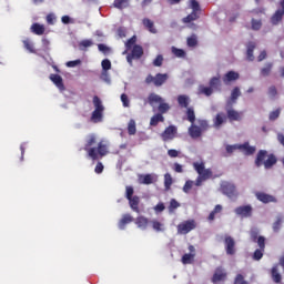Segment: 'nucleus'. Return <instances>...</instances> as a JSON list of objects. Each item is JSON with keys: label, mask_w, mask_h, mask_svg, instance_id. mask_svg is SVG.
<instances>
[{"label": "nucleus", "mask_w": 284, "mask_h": 284, "mask_svg": "<svg viewBox=\"0 0 284 284\" xmlns=\"http://www.w3.org/2000/svg\"><path fill=\"white\" fill-rule=\"evenodd\" d=\"M94 145H97V134L91 133L87 135L83 148L89 159L92 161H99L100 159H103V156H108V144H105L103 141H100L97 146Z\"/></svg>", "instance_id": "f257e3e1"}, {"label": "nucleus", "mask_w": 284, "mask_h": 284, "mask_svg": "<svg viewBox=\"0 0 284 284\" xmlns=\"http://www.w3.org/2000/svg\"><path fill=\"white\" fill-rule=\"evenodd\" d=\"M276 155L274 153H271L267 155V151L260 150L257 152L256 159H255V165L256 168H261V165H264L265 170H271V168H274L277 163Z\"/></svg>", "instance_id": "f03ea898"}, {"label": "nucleus", "mask_w": 284, "mask_h": 284, "mask_svg": "<svg viewBox=\"0 0 284 284\" xmlns=\"http://www.w3.org/2000/svg\"><path fill=\"white\" fill-rule=\"evenodd\" d=\"M193 168L195 172H197L199 174V176L195 180L196 187H201L204 181H210V179H212V169H205V162H193Z\"/></svg>", "instance_id": "7ed1b4c3"}, {"label": "nucleus", "mask_w": 284, "mask_h": 284, "mask_svg": "<svg viewBox=\"0 0 284 284\" xmlns=\"http://www.w3.org/2000/svg\"><path fill=\"white\" fill-rule=\"evenodd\" d=\"M94 110L91 113V123H101L103 121V112H105V106L99 95L93 97Z\"/></svg>", "instance_id": "20e7f679"}, {"label": "nucleus", "mask_w": 284, "mask_h": 284, "mask_svg": "<svg viewBox=\"0 0 284 284\" xmlns=\"http://www.w3.org/2000/svg\"><path fill=\"white\" fill-rule=\"evenodd\" d=\"M210 130V124L206 120H197L196 124H191L189 128V134L191 139H201L203 136V132H207Z\"/></svg>", "instance_id": "39448f33"}, {"label": "nucleus", "mask_w": 284, "mask_h": 284, "mask_svg": "<svg viewBox=\"0 0 284 284\" xmlns=\"http://www.w3.org/2000/svg\"><path fill=\"white\" fill-rule=\"evenodd\" d=\"M148 101L151 105H154V103H159L158 114H161L163 116V114H168V112H170V104L165 102V100H163L161 95L156 93H150L148 97Z\"/></svg>", "instance_id": "423d86ee"}, {"label": "nucleus", "mask_w": 284, "mask_h": 284, "mask_svg": "<svg viewBox=\"0 0 284 284\" xmlns=\"http://www.w3.org/2000/svg\"><path fill=\"white\" fill-rule=\"evenodd\" d=\"M168 79H170V75H168V73H158L155 77L152 74H149L145 78V83L146 85H150L153 83V85H155V88H161V85H163Z\"/></svg>", "instance_id": "0eeeda50"}, {"label": "nucleus", "mask_w": 284, "mask_h": 284, "mask_svg": "<svg viewBox=\"0 0 284 284\" xmlns=\"http://www.w3.org/2000/svg\"><path fill=\"white\" fill-rule=\"evenodd\" d=\"M141 57H143V47H141L140 44H135L133 45L131 53L126 55V61L130 65H132V61H138L139 59H141Z\"/></svg>", "instance_id": "6e6552de"}, {"label": "nucleus", "mask_w": 284, "mask_h": 284, "mask_svg": "<svg viewBox=\"0 0 284 284\" xmlns=\"http://www.w3.org/2000/svg\"><path fill=\"white\" fill-rule=\"evenodd\" d=\"M257 245L260 248H256L253 253V261H261L263 254L265 253V236L260 235L257 240Z\"/></svg>", "instance_id": "1a4fd4ad"}, {"label": "nucleus", "mask_w": 284, "mask_h": 284, "mask_svg": "<svg viewBox=\"0 0 284 284\" xmlns=\"http://www.w3.org/2000/svg\"><path fill=\"white\" fill-rule=\"evenodd\" d=\"M234 212L237 216H241L242 219H250L252 217L254 209L252 207V205L247 204V205L237 206L234 210Z\"/></svg>", "instance_id": "9d476101"}, {"label": "nucleus", "mask_w": 284, "mask_h": 284, "mask_svg": "<svg viewBox=\"0 0 284 284\" xmlns=\"http://www.w3.org/2000/svg\"><path fill=\"white\" fill-rule=\"evenodd\" d=\"M195 229L196 222H194V220H189L178 225L179 234H190V232Z\"/></svg>", "instance_id": "9b49d317"}, {"label": "nucleus", "mask_w": 284, "mask_h": 284, "mask_svg": "<svg viewBox=\"0 0 284 284\" xmlns=\"http://www.w3.org/2000/svg\"><path fill=\"white\" fill-rule=\"evenodd\" d=\"M227 280V271H225V268H223V266H217L215 268V272L211 278L212 283L216 284V283H221L223 281Z\"/></svg>", "instance_id": "f8f14e48"}, {"label": "nucleus", "mask_w": 284, "mask_h": 284, "mask_svg": "<svg viewBox=\"0 0 284 284\" xmlns=\"http://www.w3.org/2000/svg\"><path fill=\"white\" fill-rule=\"evenodd\" d=\"M178 129L175 125H169L162 133L161 139L164 142L173 141V139H176Z\"/></svg>", "instance_id": "ddd939ff"}, {"label": "nucleus", "mask_w": 284, "mask_h": 284, "mask_svg": "<svg viewBox=\"0 0 284 284\" xmlns=\"http://www.w3.org/2000/svg\"><path fill=\"white\" fill-rule=\"evenodd\" d=\"M221 190L222 193L225 194V196H229V199H234V196H237L236 185L230 182L222 184Z\"/></svg>", "instance_id": "4468645a"}, {"label": "nucleus", "mask_w": 284, "mask_h": 284, "mask_svg": "<svg viewBox=\"0 0 284 284\" xmlns=\"http://www.w3.org/2000/svg\"><path fill=\"white\" fill-rule=\"evenodd\" d=\"M224 243L226 254H229V256H234V254H236V242L233 240L232 236L229 235L225 237Z\"/></svg>", "instance_id": "2eb2a0df"}, {"label": "nucleus", "mask_w": 284, "mask_h": 284, "mask_svg": "<svg viewBox=\"0 0 284 284\" xmlns=\"http://www.w3.org/2000/svg\"><path fill=\"white\" fill-rule=\"evenodd\" d=\"M240 79H241V74L239 72L229 71L223 75L222 81L225 85H230V83H233L234 81H239Z\"/></svg>", "instance_id": "dca6fc26"}, {"label": "nucleus", "mask_w": 284, "mask_h": 284, "mask_svg": "<svg viewBox=\"0 0 284 284\" xmlns=\"http://www.w3.org/2000/svg\"><path fill=\"white\" fill-rule=\"evenodd\" d=\"M255 196H256L257 201H261V203H276V197H274V195H270L267 193L256 192Z\"/></svg>", "instance_id": "f3484780"}, {"label": "nucleus", "mask_w": 284, "mask_h": 284, "mask_svg": "<svg viewBox=\"0 0 284 284\" xmlns=\"http://www.w3.org/2000/svg\"><path fill=\"white\" fill-rule=\"evenodd\" d=\"M278 265H281V262L278 264H274L271 268V278L276 284L283 281V275H281V272L278 271Z\"/></svg>", "instance_id": "a211bd4d"}, {"label": "nucleus", "mask_w": 284, "mask_h": 284, "mask_svg": "<svg viewBox=\"0 0 284 284\" xmlns=\"http://www.w3.org/2000/svg\"><path fill=\"white\" fill-rule=\"evenodd\" d=\"M226 116L229 121H241L243 119V112H239L234 109H226Z\"/></svg>", "instance_id": "6ab92c4d"}, {"label": "nucleus", "mask_w": 284, "mask_h": 284, "mask_svg": "<svg viewBox=\"0 0 284 284\" xmlns=\"http://www.w3.org/2000/svg\"><path fill=\"white\" fill-rule=\"evenodd\" d=\"M129 205L133 212L136 214H141V209H139V204L141 203V197L134 195L133 197L129 199Z\"/></svg>", "instance_id": "aec40b11"}, {"label": "nucleus", "mask_w": 284, "mask_h": 284, "mask_svg": "<svg viewBox=\"0 0 284 284\" xmlns=\"http://www.w3.org/2000/svg\"><path fill=\"white\" fill-rule=\"evenodd\" d=\"M50 81H52V83H54V85H57L61 91L65 90V85L63 84V78L59 74H50L49 77Z\"/></svg>", "instance_id": "412c9836"}, {"label": "nucleus", "mask_w": 284, "mask_h": 284, "mask_svg": "<svg viewBox=\"0 0 284 284\" xmlns=\"http://www.w3.org/2000/svg\"><path fill=\"white\" fill-rule=\"evenodd\" d=\"M254 50H256V42L250 41L246 44V59L247 61H254Z\"/></svg>", "instance_id": "4be33fe9"}, {"label": "nucleus", "mask_w": 284, "mask_h": 284, "mask_svg": "<svg viewBox=\"0 0 284 284\" xmlns=\"http://www.w3.org/2000/svg\"><path fill=\"white\" fill-rule=\"evenodd\" d=\"M135 225H138L140 230H148V225H150V220L143 215H140L135 219Z\"/></svg>", "instance_id": "5701e85b"}, {"label": "nucleus", "mask_w": 284, "mask_h": 284, "mask_svg": "<svg viewBox=\"0 0 284 284\" xmlns=\"http://www.w3.org/2000/svg\"><path fill=\"white\" fill-rule=\"evenodd\" d=\"M240 150L244 151L246 156H252L256 152V146H251L250 142H245L244 144H240Z\"/></svg>", "instance_id": "b1692460"}, {"label": "nucleus", "mask_w": 284, "mask_h": 284, "mask_svg": "<svg viewBox=\"0 0 284 284\" xmlns=\"http://www.w3.org/2000/svg\"><path fill=\"white\" fill-rule=\"evenodd\" d=\"M31 32L41 37L42 34H45V26L36 22L31 26Z\"/></svg>", "instance_id": "393cba45"}, {"label": "nucleus", "mask_w": 284, "mask_h": 284, "mask_svg": "<svg viewBox=\"0 0 284 284\" xmlns=\"http://www.w3.org/2000/svg\"><path fill=\"white\" fill-rule=\"evenodd\" d=\"M142 23L144 28L149 30V32H151V34H156V28L154 27V21L150 20V18H144L142 20Z\"/></svg>", "instance_id": "a878e982"}, {"label": "nucleus", "mask_w": 284, "mask_h": 284, "mask_svg": "<svg viewBox=\"0 0 284 284\" xmlns=\"http://www.w3.org/2000/svg\"><path fill=\"white\" fill-rule=\"evenodd\" d=\"M178 103L180 108H189L190 106V95L180 94L178 95Z\"/></svg>", "instance_id": "bb28decb"}, {"label": "nucleus", "mask_w": 284, "mask_h": 284, "mask_svg": "<svg viewBox=\"0 0 284 284\" xmlns=\"http://www.w3.org/2000/svg\"><path fill=\"white\" fill-rule=\"evenodd\" d=\"M132 221H134V217H132V215L124 214L119 222L120 230H125V226L128 225V223H132Z\"/></svg>", "instance_id": "cd10ccee"}, {"label": "nucleus", "mask_w": 284, "mask_h": 284, "mask_svg": "<svg viewBox=\"0 0 284 284\" xmlns=\"http://www.w3.org/2000/svg\"><path fill=\"white\" fill-rule=\"evenodd\" d=\"M225 121H227V116L225 115V113L223 112L217 113L214 119L215 128H221V125L224 124Z\"/></svg>", "instance_id": "c85d7f7f"}, {"label": "nucleus", "mask_w": 284, "mask_h": 284, "mask_svg": "<svg viewBox=\"0 0 284 284\" xmlns=\"http://www.w3.org/2000/svg\"><path fill=\"white\" fill-rule=\"evenodd\" d=\"M164 121H165V118L161 115V113H156L151 118L150 125H152L153 128H156L159 123H163Z\"/></svg>", "instance_id": "c756f323"}, {"label": "nucleus", "mask_w": 284, "mask_h": 284, "mask_svg": "<svg viewBox=\"0 0 284 284\" xmlns=\"http://www.w3.org/2000/svg\"><path fill=\"white\" fill-rule=\"evenodd\" d=\"M281 21H283V11L277 10L271 18V23H273V26H278V23H281Z\"/></svg>", "instance_id": "7c9ffc66"}, {"label": "nucleus", "mask_w": 284, "mask_h": 284, "mask_svg": "<svg viewBox=\"0 0 284 284\" xmlns=\"http://www.w3.org/2000/svg\"><path fill=\"white\" fill-rule=\"evenodd\" d=\"M196 256V254L194 253H186L182 256V263L183 265H191V263L194 262V257Z\"/></svg>", "instance_id": "2f4dec72"}, {"label": "nucleus", "mask_w": 284, "mask_h": 284, "mask_svg": "<svg viewBox=\"0 0 284 284\" xmlns=\"http://www.w3.org/2000/svg\"><path fill=\"white\" fill-rule=\"evenodd\" d=\"M210 88L212 90H219L221 88V78L220 77H213L209 82Z\"/></svg>", "instance_id": "473e14b6"}, {"label": "nucleus", "mask_w": 284, "mask_h": 284, "mask_svg": "<svg viewBox=\"0 0 284 284\" xmlns=\"http://www.w3.org/2000/svg\"><path fill=\"white\" fill-rule=\"evenodd\" d=\"M200 13L196 11H192L187 17L183 18V23H192V21H196L200 18Z\"/></svg>", "instance_id": "72a5a7b5"}, {"label": "nucleus", "mask_w": 284, "mask_h": 284, "mask_svg": "<svg viewBox=\"0 0 284 284\" xmlns=\"http://www.w3.org/2000/svg\"><path fill=\"white\" fill-rule=\"evenodd\" d=\"M199 92L200 94H204L205 97H212V94L214 93V89H212L211 87L200 85Z\"/></svg>", "instance_id": "f704fd0d"}, {"label": "nucleus", "mask_w": 284, "mask_h": 284, "mask_svg": "<svg viewBox=\"0 0 284 284\" xmlns=\"http://www.w3.org/2000/svg\"><path fill=\"white\" fill-rule=\"evenodd\" d=\"M272 68H274V64L272 62L266 63L265 67L261 69V75L270 77V74L272 73Z\"/></svg>", "instance_id": "c9c22d12"}, {"label": "nucleus", "mask_w": 284, "mask_h": 284, "mask_svg": "<svg viewBox=\"0 0 284 284\" xmlns=\"http://www.w3.org/2000/svg\"><path fill=\"white\" fill-rule=\"evenodd\" d=\"M129 3H130V0H114L113 6L118 10H123V8H128Z\"/></svg>", "instance_id": "e433bc0d"}, {"label": "nucleus", "mask_w": 284, "mask_h": 284, "mask_svg": "<svg viewBox=\"0 0 284 284\" xmlns=\"http://www.w3.org/2000/svg\"><path fill=\"white\" fill-rule=\"evenodd\" d=\"M128 134H130V136H134V134H136V122L134 120L129 121Z\"/></svg>", "instance_id": "4c0bfd02"}, {"label": "nucleus", "mask_w": 284, "mask_h": 284, "mask_svg": "<svg viewBox=\"0 0 284 284\" xmlns=\"http://www.w3.org/2000/svg\"><path fill=\"white\" fill-rule=\"evenodd\" d=\"M187 121L193 124L196 121V114L194 113V108L186 109Z\"/></svg>", "instance_id": "58836bf2"}, {"label": "nucleus", "mask_w": 284, "mask_h": 284, "mask_svg": "<svg viewBox=\"0 0 284 284\" xmlns=\"http://www.w3.org/2000/svg\"><path fill=\"white\" fill-rule=\"evenodd\" d=\"M171 50H172V53H173L175 57H178V59H185V55H186L185 50L179 49V48H176V47H172Z\"/></svg>", "instance_id": "ea45409f"}, {"label": "nucleus", "mask_w": 284, "mask_h": 284, "mask_svg": "<svg viewBox=\"0 0 284 284\" xmlns=\"http://www.w3.org/2000/svg\"><path fill=\"white\" fill-rule=\"evenodd\" d=\"M239 97H241V89L239 87H235L231 92L232 103H236V101L239 100Z\"/></svg>", "instance_id": "a19ab883"}, {"label": "nucleus", "mask_w": 284, "mask_h": 284, "mask_svg": "<svg viewBox=\"0 0 284 284\" xmlns=\"http://www.w3.org/2000/svg\"><path fill=\"white\" fill-rule=\"evenodd\" d=\"M261 28H263V21L262 20H256V19H252L251 20V29L254 31H258L261 30Z\"/></svg>", "instance_id": "79ce46f5"}, {"label": "nucleus", "mask_w": 284, "mask_h": 284, "mask_svg": "<svg viewBox=\"0 0 284 284\" xmlns=\"http://www.w3.org/2000/svg\"><path fill=\"white\" fill-rule=\"evenodd\" d=\"M140 183H142L143 185H152V183H154V178L152 176V174L142 175V180L140 181Z\"/></svg>", "instance_id": "37998d69"}, {"label": "nucleus", "mask_w": 284, "mask_h": 284, "mask_svg": "<svg viewBox=\"0 0 284 284\" xmlns=\"http://www.w3.org/2000/svg\"><path fill=\"white\" fill-rule=\"evenodd\" d=\"M172 183H174V181L172 180V175L170 173L164 174L165 190H170L172 187Z\"/></svg>", "instance_id": "c03bdc74"}, {"label": "nucleus", "mask_w": 284, "mask_h": 284, "mask_svg": "<svg viewBox=\"0 0 284 284\" xmlns=\"http://www.w3.org/2000/svg\"><path fill=\"white\" fill-rule=\"evenodd\" d=\"M178 207H181V203H179V201L175 199H172L169 204V212L172 213L174 210H178Z\"/></svg>", "instance_id": "a18cd8bd"}, {"label": "nucleus", "mask_w": 284, "mask_h": 284, "mask_svg": "<svg viewBox=\"0 0 284 284\" xmlns=\"http://www.w3.org/2000/svg\"><path fill=\"white\" fill-rule=\"evenodd\" d=\"M23 45H24L26 50H28L32 54L37 53V51L34 50V44H32L29 39L23 40Z\"/></svg>", "instance_id": "49530a36"}, {"label": "nucleus", "mask_w": 284, "mask_h": 284, "mask_svg": "<svg viewBox=\"0 0 284 284\" xmlns=\"http://www.w3.org/2000/svg\"><path fill=\"white\" fill-rule=\"evenodd\" d=\"M186 43L189 48H196V45H199V40H196V36H191L187 38Z\"/></svg>", "instance_id": "de8ad7c7"}, {"label": "nucleus", "mask_w": 284, "mask_h": 284, "mask_svg": "<svg viewBox=\"0 0 284 284\" xmlns=\"http://www.w3.org/2000/svg\"><path fill=\"white\" fill-rule=\"evenodd\" d=\"M151 223L155 232H163V223L159 222L158 220H153Z\"/></svg>", "instance_id": "09e8293b"}, {"label": "nucleus", "mask_w": 284, "mask_h": 284, "mask_svg": "<svg viewBox=\"0 0 284 284\" xmlns=\"http://www.w3.org/2000/svg\"><path fill=\"white\" fill-rule=\"evenodd\" d=\"M101 65L104 72H108V70H112V62L108 59L102 60Z\"/></svg>", "instance_id": "8fccbe9b"}, {"label": "nucleus", "mask_w": 284, "mask_h": 284, "mask_svg": "<svg viewBox=\"0 0 284 284\" xmlns=\"http://www.w3.org/2000/svg\"><path fill=\"white\" fill-rule=\"evenodd\" d=\"M193 185H194V181L187 180V181L185 182L184 186H183V192H184L185 194H190V190H192Z\"/></svg>", "instance_id": "3c124183"}, {"label": "nucleus", "mask_w": 284, "mask_h": 284, "mask_svg": "<svg viewBox=\"0 0 284 284\" xmlns=\"http://www.w3.org/2000/svg\"><path fill=\"white\" fill-rule=\"evenodd\" d=\"M250 235H251V241L253 243H258V239L261 237V236H258V230H256V229L251 230Z\"/></svg>", "instance_id": "603ef678"}, {"label": "nucleus", "mask_w": 284, "mask_h": 284, "mask_svg": "<svg viewBox=\"0 0 284 284\" xmlns=\"http://www.w3.org/2000/svg\"><path fill=\"white\" fill-rule=\"evenodd\" d=\"M125 199H134V187L132 186H125Z\"/></svg>", "instance_id": "864d4df0"}, {"label": "nucleus", "mask_w": 284, "mask_h": 284, "mask_svg": "<svg viewBox=\"0 0 284 284\" xmlns=\"http://www.w3.org/2000/svg\"><path fill=\"white\" fill-rule=\"evenodd\" d=\"M281 116V109H276L275 111H272L268 115L270 121H276Z\"/></svg>", "instance_id": "5fc2aeb1"}, {"label": "nucleus", "mask_w": 284, "mask_h": 284, "mask_svg": "<svg viewBox=\"0 0 284 284\" xmlns=\"http://www.w3.org/2000/svg\"><path fill=\"white\" fill-rule=\"evenodd\" d=\"M191 9L193 10L192 12L201 13V4H199V1L191 0Z\"/></svg>", "instance_id": "6e6d98bb"}, {"label": "nucleus", "mask_w": 284, "mask_h": 284, "mask_svg": "<svg viewBox=\"0 0 284 284\" xmlns=\"http://www.w3.org/2000/svg\"><path fill=\"white\" fill-rule=\"evenodd\" d=\"M135 43H136V36H133L125 43L126 50H132V47L135 45Z\"/></svg>", "instance_id": "4d7b16f0"}, {"label": "nucleus", "mask_w": 284, "mask_h": 284, "mask_svg": "<svg viewBox=\"0 0 284 284\" xmlns=\"http://www.w3.org/2000/svg\"><path fill=\"white\" fill-rule=\"evenodd\" d=\"M225 150H226L227 154H234V152H236V150H240V144H233V145L227 144Z\"/></svg>", "instance_id": "13d9d810"}, {"label": "nucleus", "mask_w": 284, "mask_h": 284, "mask_svg": "<svg viewBox=\"0 0 284 284\" xmlns=\"http://www.w3.org/2000/svg\"><path fill=\"white\" fill-rule=\"evenodd\" d=\"M155 214H161V212L165 211V204L163 202H159L154 207H153Z\"/></svg>", "instance_id": "bf43d9fd"}, {"label": "nucleus", "mask_w": 284, "mask_h": 284, "mask_svg": "<svg viewBox=\"0 0 284 284\" xmlns=\"http://www.w3.org/2000/svg\"><path fill=\"white\" fill-rule=\"evenodd\" d=\"M153 65L155 68H161V65H163V55L162 54L156 55V58L153 60Z\"/></svg>", "instance_id": "052dcab7"}, {"label": "nucleus", "mask_w": 284, "mask_h": 284, "mask_svg": "<svg viewBox=\"0 0 284 284\" xmlns=\"http://www.w3.org/2000/svg\"><path fill=\"white\" fill-rule=\"evenodd\" d=\"M281 225H283V219L278 217V219L273 223V231H274V232H280V231H281Z\"/></svg>", "instance_id": "680f3d73"}, {"label": "nucleus", "mask_w": 284, "mask_h": 284, "mask_svg": "<svg viewBox=\"0 0 284 284\" xmlns=\"http://www.w3.org/2000/svg\"><path fill=\"white\" fill-rule=\"evenodd\" d=\"M234 284H250L247 281H245V277L243 274H237L234 280Z\"/></svg>", "instance_id": "e2e57ef3"}, {"label": "nucleus", "mask_w": 284, "mask_h": 284, "mask_svg": "<svg viewBox=\"0 0 284 284\" xmlns=\"http://www.w3.org/2000/svg\"><path fill=\"white\" fill-rule=\"evenodd\" d=\"M79 45L81 50H85V48H91V45H93V42L92 40H82Z\"/></svg>", "instance_id": "0e129e2a"}, {"label": "nucleus", "mask_w": 284, "mask_h": 284, "mask_svg": "<svg viewBox=\"0 0 284 284\" xmlns=\"http://www.w3.org/2000/svg\"><path fill=\"white\" fill-rule=\"evenodd\" d=\"M278 94V90L274 87V85H271L268 88V97L271 99H276V95Z\"/></svg>", "instance_id": "69168bd1"}, {"label": "nucleus", "mask_w": 284, "mask_h": 284, "mask_svg": "<svg viewBox=\"0 0 284 284\" xmlns=\"http://www.w3.org/2000/svg\"><path fill=\"white\" fill-rule=\"evenodd\" d=\"M121 101H122L124 108H130V99L128 98V94L122 93Z\"/></svg>", "instance_id": "338daca9"}, {"label": "nucleus", "mask_w": 284, "mask_h": 284, "mask_svg": "<svg viewBox=\"0 0 284 284\" xmlns=\"http://www.w3.org/2000/svg\"><path fill=\"white\" fill-rule=\"evenodd\" d=\"M98 49L103 54H109V52H110V48L103 43L98 44Z\"/></svg>", "instance_id": "774afa93"}]
</instances>
